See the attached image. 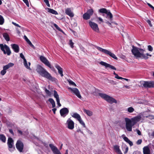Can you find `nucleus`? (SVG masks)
I'll return each mask as SVG.
<instances>
[{"label": "nucleus", "instance_id": "1", "mask_svg": "<svg viewBox=\"0 0 154 154\" xmlns=\"http://www.w3.org/2000/svg\"><path fill=\"white\" fill-rule=\"evenodd\" d=\"M146 112H144L143 113H140V115L136 116L129 119L128 118H125V119L126 124V128L128 131H131L132 127L137 122L139 121L142 118V119L145 117L147 118L150 119H154V116L152 115H146Z\"/></svg>", "mask_w": 154, "mask_h": 154}, {"label": "nucleus", "instance_id": "2", "mask_svg": "<svg viewBox=\"0 0 154 154\" xmlns=\"http://www.w3.org/2000/svg\"><path fill=\"white\" fill-rule=\"evenodd\" d=\"M36 70L42 77L48 79L53 82L56 83L57 82V80L56 79L52 77L48 72L41 66L38 65Z\"/></svg>", "mask_w": 154, "mask_h": 154}, {"label": "nucleus", "instance_id": "3", "mask_svg": "<svg viewBox=\"0 0 154 154\" xmlns=\"http://www.w3.org/2000/svg\"><path fill=\"white\" fill-rule=\"evenodd\" d=\"M131 52L133 55L136 58H140L141 59H146L147 57L144 55L145 50L142 49L134 46H132Z\"/></svg>", "mask_w": 154, "mask_h": 154}, {"label": "nucleus", "instance_id": "4", "mask_svg": "<svg viewBox=\"0 0 154 154\" xmlns=\"http://www.w3.org/2000/svg\"><path fill=\"white\" fill-rule=\"evenodd\" d=\"M99 95L101 98L111 104L117 103V101L115 99L108 95L102 93H99Z\"/></svg>", "mask_w": 154, "mask_h": 154}, {"label": "nucleus", "instance_id": "5", "mask_svg": "<svg viewBox=\"0 0 154 154\" xmlns=\"http://www.w3.org/2000/svg\"><path fill=\"white\" fill-rule=\"evenodd\" d=\"M95 47L99 51L103 52L106 54L109 55L110 56L115 59H117L118 58L115 54L112 53L110 51L97 46H95Z\"/></svg>", "mask_w": 154, "mask_h": 154}, {"label": "nucleus", "instance_id": "6", "mask_svg": "<svg viewBox=\"0 0 154 154\" xmlns=\"http://www.w3.org/2000/svg\"><path fill=\"white\" fill-rule=\"evenodd\" d=\"M0 48L4 54H7L8 55H10L11 54V52L10 49L6 45L0 44Z\"/></svg>", "mask_w": 154, "mask_h": 154}, {"label": "nucleus", "instance_id": "7", "mask_svg": "<svg viewBox=\"0 0 154 154\" xmlns=\"http://www.w3.org/2000/svg\"><path fill=\"white\" fill-rule=\"evenodd\" d=\"M140 83L143 85L144 87L146 88H149L154 87V82L153 81H144L140 82Z\"/></svg>", "mask_w": 154, "mask_h": 154}, {"label": "nucleus", "instance_id": "8", "mask_svg": "<svg viewBox=\"0 0 154 154\" xmlns=\"http://www.w3.org/2000/svg\"><path fill=\"white\" fill-rule=\"evenodd\" d=\"M94 13L93 10L92 9L88 10L87 12L83 15V19L85 20L89 19Z\"/></svg>", "mask_w": 154, "mask_h": 154}, {"label": "nucleus", "instance_id": "9", "mask_svg": "<svg viewBox=\"0 0 154 154\" xmlns=\"http://www.w3.org/2000/svg\"><path fill=\"white\" fill-rule=\"evenodd\" d=\"M68 89L72 93L75 94L80 99H82V97L80 94V91L77 88L69 87Z\"/></svg>", "mask_w": 154, "mask_h": 154}, {"label": "nucleus", "instance_id": "10", "mask_svg": "<svg viewBox=\"0 0 154 154\" xmlns=\"http://www.w3.org/2000/svg\"><path fill=\"white\" fill-rule=\"evenodd\" d=\"M89 26L94 31L97 32H99V29L98 27V25L96 23L89 21Z\"/></svg>", "mask_w": 154, "mask_h": 154}, {"label": "nucleus", "instance_id": "11", "mask_svg": "<svg viewBox=\"0 0 154 154\" xmlns=\"http://www.w3.org/2000/svg\"><path fill=\"white\" fill-rule=\"evenodd\" d=\"M7 144L9 148V150L12 152L15 149V148L13 146V140L11 138L9 137L8 140Z\"/></svg>", "mask_w": 154, "mask_h": 154}, {"label": "nucleus", "instance_id": "12", "mask_svg": "<svg viewBox=\"0 0 154 154\" xmlns=\"http://www.w3.org/2000/svg\"><path fill=\"white\" fill-rule=\"evenodd\" d=\"M66 125L67 128L70 130H72L74 128V123L70 118L67 119Z\"/></svg>", "mask_w": 154, "mask_h": 154}, {"label": "nucleus", "instance_id": "13", "mask_svg": "<svg viewBox=\"0 0 154 154\" xmlns=\"http://www.w3.org/2000/svg\"><path fill=\"white\" fill-rule=\"evenodd\" d=\"M99 12L101 13H104L106 14L110 19L112 20V15L110 11H108L105 8H101L99 10Z\"/></svg>", "mask_w": 154, "mask_h": 154}, {"label": "nucleus", "instance_id": "14", "mask_svg": "<svg viewBox=\"0 0 154 154\" xmlns=\"http://www.w3.org/2000/svg\"><path fill=\"white\" fill-rule=\"evenodd\" d=\"M40 59L41 61L51 69L52 68V67H51L50 63L45 57L42 56H41L40 57Z\"/></svg>", "mask_w": 154, "mask_h": 154}, {"label": "nucleus", "instance_id": "15", "mask_svg": "<svg viewBox=\"0 0 154 154\" xmlns=\"http://www.w3.org/2000/svg\"><path fill=\"white\" fill-rule=\"evenodd\" d=\"M16 147L20 152H22L23 148V144L20 140H18L16 144Z\"/></svg>", "mask_w": 154, "mask_h": 154}, {"label": "nucleus", "instance_id": "16", "mask_svg": "<svg viewBox=\"0 0 154 154\" xmlns=\"http://www.w3.org/2000/svg\"><path fill=\"white\" fill-rule=\"evenodd\" d=\"M49 146L54 154H61L57 147L53 144H50Z\"/></svg>", "mask_w": 154, "mask_h": 154}, {"label": "nucleus", "instance_id": "17", "mask_svg": "<svg viewBox=\"0 0 154 154\" xmlns=\"http://www.w3.org/2000/svg\"><path fill=\"white\" fill-rule=\"evenodd\" d=\"M69 112V110L66 108H64L60 110V115L62 116L65 117L66 115H67Z\"/></svg>", "mask_w": 154, "mask_h": 154}, {"label": "nucleus", "instance_id": "18", "mask_svg": "<svg viewBox=\"0 0 154 154\" xmlns=\"http://www.w3.org/2000/svg\"><path fill=\"white\" fill-rule=\"evenodd\" d=\"M72 10V9L71 8H66L65 9V13L70 17H72L74 16V14Z\"/></svg>", "mask_w": 154, "mask_h": 154}, {"label": "nucleus", "instance_id": "19", "mask_svg": "<svg viewBox=\"0 0 154 154\" xmlns=\"http://www.w3.org/2000/svg\"><path fill=\"white\" fill-rule=\"evenodd\" d=\"M100 63L102 65L105 66L106 68L109 67L112 69L115 70H116V69L115 67L106 62H104L103 61H101Z\"/></svg>", "mask_w": 154, "mask_h": 154}, {"label": "nucleus", "instance_id": "20", "mask_svg": "<svg viewBox=\"0 0 154 154\" xmlns=\"http://www.w3.org/2000/svg\"><path fill=\"white\" fill-rule=\"evenodd\" d=\"M12 48L16 53H18L19 51V46L16 44H12L11 45Z\"/></svg>", "mask_w": 154, "mask_h": 154}, {"label": "nucleus", "instance_id": "21", "mask_svg": "<svg viewBox=\"0 0 154 154\" xmlns=\"http://www.w3.org/2000/svg\"><path fill=\"white\" fill-rule=\"evenodd\" d=\"M121 137L125 141L128 143L129 144L130 146H132L133 145V143L127 137H126L125 134L122 135Z\"/></svg>", "mask_w": 154, "mask_h": 154}, {"label": "nucleus", "instance_id": "22", "mask_svg": "<svg viewBox=\"0 0 154 154\" xmlns=\"http://www.w3.org/2000/svg\"><path fill=\"white\" fill-rule=\"evenodd\" d=\"M55 67L58 70V73L62 77L63 75V69L58 65L56 64L55 65Z\"/></svg>", "mask_w": 154, "mask_h": 154}, {"label": "nucleus", "instance_id": "23", "mask_svg": "<svg viewBox=\"0 0 154 154\" xmlns=\"http://www.w3.org/2000/svg\"><path fill=\"white\" fill-rule=\"evenodd\" d=\"M114 149L115 150L116 152L118 154H123L119 149V146L117 145H116L113 146Z\"/></svg>", "mask_w": 154, "mask_h": 154}, {"label": "nucleus", "instance_id": "24", "mask_svg": "<svg viewBox=\"0 0 154 154\" xmlns=\"http://www.w3.org/2000/svg\"><path fill=\"white\" fill-rule=\"evenodd\" d=\"M72 116L76 119L77 120L80 119L81 117L79 114L77 112H74L71 114Z\"/></svg>", "mask_w": 154, "mask_h": 154}, {"label": "nucleus", "instance_id": "25", "mask_svg": "<svg viewBox=\"0 0 154 154\" xmlns=\"http://www.w3.org/2000/svg\"><path fill=\"white\" fill-rule=\"evenodd\" d=\"M83 110L84 112L89 116H91L93 115V112L91 111L84 109H83Z\"/></svg>", "mask_w": 154, "mask_h": 154}, {"label": "nucleus", "instance_id": "26", "mask_svg": "<svg viewBox=\"0 0 154 154\" xmlns=\"http://www.w3.org/2000/svg\"><path fill=\"white\" fill-rule=\"evenodd\" d=\"M143 153L144 154H150V149L148 146H146L143 147Z\"/></svg>", "mask_w": 154, "mask_h": 154}, {"label": "nucleus", "instance_id": "27", "mask_svg": "<svg viewBox=\"0 0 154 154\" xmlns=\"http://www.w3.org/2000/svg\"><path fill=\"white\" fill-rule=\"evenodd\" d=\"M2 35L5 39L8 42L10 41V38L8 33H4Z\"/></svg>", "mask_w": 154, "mask_h": 154}, {"label": "nucleus", "instance_id": "28", "mask_svg": "<svg viewBox=\"0 0 154 154\" xmlns=\"http://www.w3.org/2000/svg\"><path fill=\"white\" fill-rule=\"evenodd\" d=\"M48 12L50 13L55 15H57L58 14L57 12L53 9L50 8H48Z\"/></svg>", "mask_w": 154, "mask_h": 154}, {"label": "nucleus", "instance_id": "29", "mask_svg": "<svg viewBox=\"0 0 154 154\" xmlns=\"http://www.w3.org/2000/svg\"><path fill=\"white\" fill-rule=\"evenodd\" d=\"M24 38L25 40L26 41V42L28 43V44L31 47H33V45L32 44L31 42L30 41V40L28 39L26 36L25 35L24 36Z\"/></svg>", "mask_w": 154, "mask_h": 154}, {"label": "nucleus", "instance_id": "30", "mask_svg": "<svg viewBox=\"0 0 154 154\" xmlns=\"http://www.w3.org/2000/svg\"><path fill=\"white\" fill-rule=\"evenodd\" d=\"M14 64L12 63H10L7 65H5L4 67L7 69H8L10 67H12L14 65Z\"/></svg>", "mask_w": 154, "mask_h": 154}, {"label": "nucleus", "instance_id": "31", "mask_svg": "<svg viewBox=\"0 0 154 154\" xmlns=\"http://www.w3.org/2000/svg\"><path fill=\"white\" fill-rule=\"evenodd\" d=\"M23 63L27 69L30 70L31 69L30 67V62L28 63V65L27 63L26 60V62H25V61H23Z\"/></svg>", "mask_w": 154, "mask_h": 154}, {"label": "nucleus", "instance_id": "32", "mask_svg": "<svg viewBox=\"0 0 154 154\" xmlns=\"http://www.w3.org/2000/svg\"><path fill=\"white\" fill-rule=\"evenodd\" d=\"M54 97L56 98V100H60L59 95L58 94L57 91L54 90Z\"/></svg>", "mask_w": 154, "mask_h": 154}, {"label": "nucleus", "instance_id": "33", "mask_svg": "<svg viewBox=\"0 0 154 154\" xmlns=\"http://www.w3.org/2000/svg\"><path fill=\"white\" fill-rule=\"evenodd\" d=\"M48 101L51 104L53 108L55 106V103L54 100L52 98H49Z\"/></svg>", "mask_w": 154, "mask_h": 154}, {"label": "nucleus", "instance_id": "34", "mask_svg": "<svg viewBox=\"0 0 154 154\" xmlns=\"http://www.w3.org/2000/svg\"><path fill=\"white\" fill-rule=\"evenodd\" d=\"M0 140L3 142L5 143L6 141V138L4 135L0 134Z\"/></svg>", "mask_w": 154, "mask_h": 154}, {"label": "nucleus", "instance_id": "35", "mask_svg": "<svg viewBox=\"0 0 154 154\" xmlns=\"http://www.w3.org/2000/svg\"><path fill=\"white\" fill-rule=\"evenodd\" d=\"M79 122V123L83 126L85 128L86 127V126L84 122H83L82 119L81 117L80 119H79L78 120H77Z\"/></svg>", "mask_w": 154, "mask_h": 154}, {"label": "nucleus", "instance_id": "36", "mask_svg": "<svg viewBox=\"0 0 154 154\" xmlns=\"http://www.w3.org/2000/svg\"><path fill=\"white\" fill-rule=\"evenodd\" d=\"M5 22L4 19L3 17L0 15V25H3Z\"/></svg>", "mask_w": 154, "mask_h": 154}, {"label": "nucleus", "instance_id": "37", "mask_svg": "<svg viewBox=\"0 0 154 154\" xmlns=\"http://www.w3.org/2000/svg\"><path fill=\"white\" fill-rule=\"evenodd\" d=\"M127 110L129 113H132L134 111V109L133 107H130L127 108Z\"/></svg>", "mask_w": 154, "mask_h": 154}, {"label": "nucleus", "instance_id": "38", "mask_svg": "<svg viewBox=\"0 0 154 154\" xmlns=\"http://www.w3.org/2000/svg\"><path fill=\"white\" fill-rule=\"evenodd\" d=\"M7 69H6L4 66L3 67V70H2L1 72V74L3 75L6 73V70Z\"/></svg>", "mask_w": 154, "mask_h": 154}, {"label": "nucleus", "instance_id": "39", "mask_svg": "<svg viewBox=\"0 0 154 154\" xmlns=\"http://www.w3.org/2000/svg\"><path fill=\"white\" fill-rule=\"evenodd\" d=\"M54 26L56 28V29H57L59 31H61L62 32H63L62 30L57 26V24H54Z\"/></svg>", "mask_w": 154, "mask_h": 154}, {"label": "nucleus", "instance_id": "40", "mask_svg": "<svg viewBox=\"0 0 154 154\" xmlns=\"http://www.w3.org/2000/svg\"><path fill=\"white\" fill-rule=\"evenodd\" d=\"M45 91L46 93L48 96H51V92L48 90H47L46 88H45Z\"/></svg>", "mask_w": 154, "mask_h": 154}, {"label": "nucleus", "instance_id": "41", "mask_svg": "<svg viewBox=\"0 0 154 154\" xmlns=\"http://www.w3.org/2000/svg\"><path fill=\"white\" fill-rule=\"evenodd\" d=\"M69 44L71 48H73L74 47V46H73L74 43L72 42V40H69Z\"/></svg>", "mask_w": 154, "mask_h": 154}, {"label": "nucleus", "instance_id": "42", "mask_svg": "<svg viewBox=\"0 0 154 154\" xmlns=\"http://www.w3.org/2000/svg\"><path fill=\"white\" fill-rule=\"evenodd\" d=\"M124 148L125 149V150L124 152V153L125 154L128 152V147L126 145H124Z\"/></svg>", "mask_w": 154, "mask_h": 154}, {"label": "nucleus", "instance_id": "43", "mask_svg": "<svg viewBox=\"0 0 154 154\" xmlns=\"http://www.w3.org/2000/svg\"><path fill=\"white\" fill-rule=\"evenodd\" d=\"M69 82L70 85H72L75 87L76 86V84L74 82H73L71 80L69 81Z\"/></svg>", "mask_w": 154, "mask_h": 154}, {"label": "nucleus", "instance_id": "44", "mask_svg": "<svg viewBox=\"0 0 154 154\" xmlns=\"http://www.w3.org/2000/svg\"><path fill=\"white\" fill-rule=\"evenodd\" d=\"M44 2L47 5L48 7H50V5L49 3V1L48 0H43Z\"/></svg>", "mask_w": 154, "mask_h": 154}, {"label": "nucleus", "instance_id": "45", "mask_svg": "<svg viewBox=\"0 0 154 154\" xmlns=\"http://www.w3.org/2000/svg\"><path fill=\"white\" fill-rule=\"evenodd\" d=\"M20 57L23 59V61H25V62H26V59L25 58L23 54L22 53H20Z\"/></svg>", "mask_w": 154, "mask_h": 154}, {"label": "nucleus", "instance_id": "46", "mask_svg": "<svg viewBox=\"0 0 154 154\" xmlns=\"http://www.w3.org/2000/svg\"><path fill=\"white\" fill-rule=\"evenodd\" d=\"M105 23H106L110 27L112 28L113 27V26H112V24H111L112 23L111 22L110 23V22H109L108 21H106L105 22Z\"/></svg>", "mask_w": 154, "mask_h": 154}, {"label": "nucleus", "instance_id": "47", "mask_svg": "<svg viewBox=\"0 0 154 154\" xmlns=\"http://www.w3.org/2000/svg\"><path fill=\"white\" fill-rule=\"evenodd\" d=\"M23 2L26 4V5L28 6H29V5L28 0H23Z\"/></svg>", "mask_w": 154, "mask_h": 154}, {"label": "nucleus", "instance_id": "48", "mask_svg": "<svg viewBox=\"0 0 154 154\" xmlns=\"http://www.w3.org/2000/svg\"><path fill=\"white\" fill-rule=\"evenodd\" d=\"M115 78L119 79H123V78L119 76L117 74L115 75Z\"/></svg>", "mask_w": 154, "mask_h": 154}, {"label": "nucleus", "instance_id": "49", "mask_svg": "<svg viewBox=\"0 0 154 154\" xmlns=\"http://www.w3.org/2000/svg\"><path fill=\"white\" fill-rule=\"evenodd\" d=\"M142 142V140L141 139L138 140L136 142V143L137 145H140L141 144Z\"/></svg>", "mask_w": 154, "mask_h": 154}, {"label": "nucleus", "instance_id": "50", "mask_svg": "<svg viewBox=\"0 0 154 154\" xmlns=\"http://www.w3.org/2000/svg\"><path fill=\"white\" fill-rule=\"evenodd\" d=\"M148 50L150 51H152L153 50L152 47L151 45H148Z\"/></svg>", "mask_w": 154, "mask_h": 154}, {"label": "nucleus", "instance_id": "51", "mask_svg": "<svg viewBox=\"0 0 154 154\" xmlns=\"http://www.w3.org/2000/svg\"><path fill=\"white\" fill-rule=\"evenodd\" d=\"M136 131L137 132V134L138 135H141V132L139 130L137 129L136 130Z\"/></svg>", "mask_w": 154, "mask_h": 154}, {"label": "nucleus", "instance_id": "52", "mask_svg": "<svg viewBox=\"0 0 154 154\" xmlns=\"http://www.w3.org/2000/svg\"><path fill=\"white\" fill-rule=\"evenodd\" d=\"M12 23L14 25V26H17V27H20L21 26H19L18 24L16 23H14L13 22H12Z\"/></svg>", "mask_w": 154, "mask_h": 154}, {"label": "nucleus", "instance_id": "53", "mask_svg": "<svg viewBox=\"0 0 154 154\" xmlns=\"http://www.w3.org/2000/svg\"><path fill=\"white\" fill-rule=\"evenodd\" d=\"M56 101L57 102V104L58 106L59 107L61 106V105L60 103V100H56Z\"/></svg>", "mask_w": 154, "mask_h": 154}, {"label": "nucleus", "instance_id": "54", "mask_svg": "<svg viewBox=\"0 0 154 154\" xmlns=\"http://www.w3.org/2000/svg\"><path fill=\"white\" fill-rule=\"evenodd\" d=\"M144 55H146V57H147V58H146V59H147L148 58V57H147L148 56H150V57H151V55H150V54H149V53H146V54H145L144 53Z\"/></svg>", "mask_w": 154, "mask_h": 154}, {"label": "nucleus", "instance_id": "55", "mask_svg": "<svg viewBox=\"0 0 154 154\" xmlns=\"http://www.w3.org/2000/svg\"><path fill=\"white\" fill-rule=\"evenodd\" d=\"M146 22L149 24V25L150 26H152V24L151 23V21L149 20H147Z\"/></svg>", "mask_w": 154, "mask_h": 154}, {"label": "nucleus", "instance_id": "56", "mask_svg": "<svg viewBox=\"0 0 154 154\" xmlns=\"http://www.w3.org/2000/svg\"><path fill=\"white\" fill-rule=\"evenodd\" d=\"M147 5L150 7L154 10V7L152 5L149 3H147Z\"/></svg>", "mask_w": 154, "mask_h": 154}, {"label": "nucleus", "instance_id": "57", "mask_svg": "<svg viewBox=\"0 0 154 154\" xmlns=\"http://www.w3.org/2000/svg\"><path fill=\"white\" fill-rule=\"evenodd\" d=\"M123 88H125L127 89H129L130 88V87L129 86L125 85L123 86Z\"/></svg>", "mask_w": 154, "mask_h": 154}, {"label": "nucleus", "instance_id": "58", "mask_svg": "<svg viewBox=\"0 0 154 154\" xmlns=\"http://www.w3.org/2000/svg\"><path fill=\"white\" fill-rule=\"evenodd\" d=\"M17 132H18V133H19L20 134H21V135L23 134V132L21 131H20V130H18L17 131Z\"/></svg>", "mask_w": 154, "mask_h": 154}, {"label": "nucleus", "instance_id": "59", "mask_svg": "<svg viewBox=\"0 0 154 154\" xmlns=\"http://www.w3.org/2000/svg\"><path fill=\"white\" fill-rule=\"evenodd\" d=\"M9 131L12 134L14 135V132H13V130L12 129H9Z\"/></svg>", "mask_w": 154, "mask_h": 154}, {"label": "nucleus", "instance_id": "60", "mask_svg": "<svg viewBox=\"0 0 154 154\" xmlns=\"http://www.w3.org/2000/svg\"><path fill=\"white\" fill-rule=\"evenodd\" d=\"M98 18L99 19V21H100L101 22H103V20L101 17H98Z\"/></svg>", "mask_w": 154, "mask_h": 154}, {"label": "nucleus", "instance_id": "61", "mask_svg": "<svg viewBox=\"0 0 154 154\" xmlns=\"http://www.w3.org/2000/svg\"><path fill=\"white\" fill-rule=\"evenodd\" d=\"M57 110V109L56 108H54L52 109V110L53 111L54 114H55L56 111Z\"/></svg>", "mask_w": 154, "mask_h": 154}, {"label": "nucleus", "instance_id": "62", "mask_svg": "<svg viewBox=\"0 0 154 154\" xmlns=\"http://www.w3.org/2000/svg\"><path fill=\"white\" fill-rule=\"evenodd\" d=\"M25 134H24V133L23 134V135H27V134H28V131L27 130L25 132Z\"/></svg>", "mask_w": 154, "mask_h": 154}, {"label": "nucleus", "instance_id": "63", "mask_svg": "<svg viewBox=\"0 0 154 154\" xmlns=\"http://www.w3.org/2000/svg\"><path fill=\"white\" fill-rule=\"evenodd\" d=\"M151 135L154 137V131H152V132Z\"/></svg>", "mask_w": 154, "mask_h": 154}, {"label": "nucleus", "instance_id": "64", "mask_svg": "<svg viewBox=\"0 0 154 154\" xmlns=\"http://www.w3.org/2000/svg\"><path fill=\"white\" fill-rule=\"evenodd\" d=\"M133 154H137V152L136 151H134L133 152Z\"/></svg>", "mask_w": 154, "mask_h": 154}]
</instances>
